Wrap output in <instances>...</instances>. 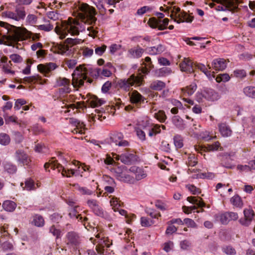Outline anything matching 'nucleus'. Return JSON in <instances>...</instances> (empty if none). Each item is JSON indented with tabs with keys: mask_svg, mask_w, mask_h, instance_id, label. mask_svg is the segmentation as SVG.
Masks as SVG:
<instances>
[{
	"mask_svg": "<svg viewBox=\"0 0 255 255\" xmlns=\"http://www.w3.org/2000/svg\"><path fill=\"white\" fill-rule=\"evenodd\" d=\"M79 16L81 21L69 18L68 20L62 21L55 28V32L60 39L64 38L68 33L72 35H78L80 32L85 30V24L93 25L97 21L95 17L97 12L95 8L86 3H82L79 6Z\"/></svg>",
	"mask_w": 255,
	"mask_h": 255,
	"instance_id": "obj_1",
	"label": "nucleus"
},
{
	"mask_svg": "<svg viewBox=\"0 0 255 255\" xmlns=\"http://www.w3.org/2000/svg\"><path fill=\"white\" fill-rule=\"evenodd\" d=\"M112 74V72L106 68L101 70L100 68L94 69L90 66L84 67L83 65H79L76 67L72 74V84L75 88L81 87L84 85L85 80L87 79L89 83L92 82V80L88 78L89 77L97 78L100 75L105 77H110Z\"/></svg>",
	"mask_w": 255,
	"mask_h": 255,
	"instance_id": "obj_2",
	"label": "nucleus"
},
{
	"mask_svg": "<svg viewBox=\"0 0 255 255\" xmlns=\"http://www.w3.org/2000/svg\"><path fill=\"white\" fill-rule=\"evenodd\" d=\"M0 26L5 27L7 33L8 34L6 38L8 41L5 42L4 44L8 46H13L18 48V41L31 39L32 41L39 40L41 37L39 33H33L27 30L26 28H21L11 25L6 22L0 21Z\"/></svg>",
	"mask_w": 255,
	"mask_h": 255,
	"instance_id": "obj_3",
	"label": "nucleus"
},
{
	"mask_svg": "<svg viewBox=\"0 0 255 255\" xmlns=\"http://www.w3.org/2000/svg\"><path fill=\"white\" fill-rule=\"evenodd\" d=\"M82 42L81 39L68 38L64 42L56 44L54 47V52L59 54L69 55L72 52V46Z\"/></svg>",
	"mask_w": 255,
	"mask_h": 255,
	"instance_id": "obj_4",
	"label": "nucleus"
},
{
	"mask_svg": "<svg viewBox=\"0 0 255 255\" xmlns=\"http://www.w3.org/2000/svg\"><path fill=\"white\" fill-rule=\"evenodd\" d=\"M145 75H141V73H138L137 75H131L128 78L120 80L118 82L119 87L126 91H128L130 88L136 85L137 86L142 85L144 82Z\"/></svg>",
	"mask_w": 255,
	"mask_h": 255,
	"instance_id": "obj_5",
	"label": "nucleus"
},
{
	"mask_svg": "<svg viewBox=\"0 0 255 255\" xmlns=\"http://www.w3.org/2000/svg\"><path fill=\"white\" fill-rule=\"evenodd\" d=\"M170 17L174 19V21L178 23L181 22H191L193 20V16L187 15L184 11H181L180 7L173 6L171 10Z\"/></svg>",
	"mask_w": 255,
	"mask_h": 255,
	"instance_id": "obj_6",
	"label": "nucleus"
},
{
	"mask_svg": "<svg viewBox=\"0 0 255 255\" xmlns=\"http://www.w3.org/2000/svg\"><path fill=\"white\" fill-rule=\"evenodd\" d=\"M2 16L19 21L24 19L26 16L25 8L21 5H16L15 11L7 10L2 13Z\"/></svg>",
	"mask_w": 255,
	"mask_h": 255,
	"instance_id": "obj_7",
	"label": "nucleus"
},
{
	"mask_svg": "<svg viewBox=\"0 0 255 255\" xmlns=\"http://www.w3.org/2000/svg\"><path fill=\"white\" fill-rule=\"evenodd\" d=\"M195 150L198 153L203 154L206 151H213L218 149L223 150V147L221 146V144L219 141H216L211 144L206 145H195Z\"/></svg>",
	"mask_w": 255,
	"mask_h": 255,
	"instance_id": "obj_8",
	"label": "nucleus"
},
{
	"mask_svg": "<svg viewBox=\"0 0 255 255\" xmlns=\"http://www.w3.org/2000/svg\"><path fill=\"white\" fill-rule=\"evenodd\" d=\"M56 85L57 87H62L59 89L60 94H67L71 92L70 81L66 78L59 77L57 78Z\"/></svg>",
	"mask_w": 255,
	"mask_h": 255,
	"instance_id": "obj_9",
	"label": "nucleus"
},
{
	"mask_svg": "<svg viewBox=\"0 0 255 255\" xmlns=\"http://www.w3.org/2000/svg\"><path fill=\"white\" fill-rule=\"evenodd\" d=\"M130 102L136 107H140L141 104L144 103L146 99L136 90H133L128 93Z\"/></svg>",
	"mask_w": 255,
	"mask_h": 255,
	"instance_id": "obj_10",
	"label": "nucleus"
},
{
	"mask_svg": "<svg viewBox=\"0 0 255 255\" xmlns=\"http://www.w3.org/2000/svg\"><path fill=\"white\" fill-rule=\"evenodd\" d=\"M149 23L150 27L153 28H158L160 30H162L167 28L169 23V19L167 18L163 20L157 19L155 17L150 18L149 20Z\"/></svg>",
	"mask_w": 255,
	"mask_h": 255,
	"instance_id": "obj_11",
	"label": "nucleus"
},
{
	"mask_svg": "<svg viewBox=\"0 0 255 255\" xmlns=\"http://www.w3.org/2000/svg\"><path fill=\"white\" fill-rule=\"evenodd\" d=\"M137 160L138 157L134 152L126 151L121 154V161L125 164H132Z\"/></svg>",
	"mask_w": 255,
	"mask_h": 255,
	"instance_id": "obj_12",
	"label": "nucleus"
},
{
	"mask_svg": "<svg viewBox=\"0 0 255 255\" xmlns=\"http://www.w3.org/2000/svg\"><path fill=\"white\" fill-rule=\"evenodd\" d=\"M194 64L189 58H184L180 62L179 67L181 71L191 73L194 72Z\"/></svg>",
	"mask_w": 255,
	"mask_h": 255,
	"instance_id": "obj_13",
	"label": "nucleus"
},
{
	"mask_svg": "<svg viewBox=\"0 0 255 255\" xmlns=\"http://www.w3.org/2000/svg\"><path fill=\"white\" fill-rule=\"evenodd\" d=\"M98 244L96 247V250L99 254H103L105 251V247L109 248L112 245V241L108 237H102L97 242Z\"/></svg>",
	"mask_w": 255,
	"mask_h": 255,
	"instance_id": "obj_14",
	"label": "nucleus"
},
{
	"mask_svg": "<svg viewBox=\"0 0 255 255\" xmlns=\"http://www.w3.org/2000/svg\"><path fill=\"white\" fill-rule=\"evenodd\" d=\"M57 67V65L52 62H50L46 65L40 64L37 65V70L46 77H49L51 72Z\"/></svg>",
	"mask_w": 255,
	"mask_h": 255,
	"instance_id": "obj_15",
	"label": "nucleus"
},
{
	"mask_svg": "<svg viewBox=\"0 0 255 255\" xmlns=\"http://www.w3.org/2000/svg\"><path fill=\"white\" fill-rule=\"evenodd\" d=\"M73 164L76 166H78L77 168L75 170V176H87L88 175L85 174L84 172H88L90 173L91 171V167L89 165H86L84 163L81 164L77 161H75Z\"/></svg>",
	"mask_w": 255,
	"mask_h": 255,
	"instance_id": "obj_16",
	"label": "nucleus"
},
{
	"mask_svg": "<svg viewBox=\"0 0 255 255\" xmlns=\"http://www.w3.org/2000/svg\"><path fill=\"white\" fill-rule=\"evenodd\" d=\"M16 160L22 165H28L31 160L28 156L22 150H17L15 152Z\"/></svg>",
	"mask_w": 255,
	"mask_h": 255,
	"instance_id": "obj_17",
	"label": "nucleus"
},
{
	"mask_svg": "<svg viewBox=\"0 0 255 255\" xmlns=\"http://www.w3.org/2000/svg\"><path fill=\"white\" fill-rule=\"evenodd\" d=\"M129 170L134 174L135 175V182L136 181H139L143 178H145L147 176V174L144 170L139 167L137 166H131L129 169Z\"/></svg>",
	"mask_w": 255,
	"mask_h": 255,
	"instance_id": "obj_18",
	"label": "nucleus"
},
{
	"mask_svg": "<svg viewBox=\"0 0 255 255\" xmlns=\"http://www.w3.org/2000/svg\"><path fill=\"white\" fill-rule=\"evenodd\" d=\"M245 218L241 219L239 221L240 223L244 226H248L253 220L254 216V212L251 209H246L244 211Z\"/></svg>",
	"mask_w": 255,
	"mask_h": 255,
	"instance_id": "obj_19",
	"label": "nucleus"
},
{
	"mask_svg": "<svg viewBox=\"0 0 255 255\" xmlns=\"http://www.w3.org/2000/svg\"><path fill=\"white\" fill-rule=\"evenodd\" d=\"M67 244L71 246H76L80 243L78 234L74 231L69 232L66 235Z\"/></svg>",
	"mask_w": 255,
	"mask_h": 255,
	"instance_id": "obj_20",
	"label": "nucleus"
},
{
	"mask_svg": "<svg viewBox=\"0 0 255 255\" xmlns=\"http://www.w3.org/2000/svg\"><path fill=\"white\" fill-rule=\"evenodd\" d=\"M227 61L224 58H217L212 63L213 68L216 71H223L227 67Z\"/></svg>",
	"mask_w": 255,
	"mask_h": 255,
	"instance_id": "obj_21",
	"label": "nucleus"
},
{
	"mask_svg": "<svg viewBox=\"0 0 255 255\" xmlns=\"http://www.w3.org/2000/svg\"><path fill=\"white\" fill-rule=\"evenodd\" d=\"M203 97L207 100L212 101L218 100L220 98L218 93L212 89L205 90L203 93Z\"/></svg>",
	"mask_w": 255,
	"mask_h": 255,
	"instance_id": "obj_22",
	"label": "nucleus"
},
{
	"mask_svg": "<svg viewBox=\"0 0 255 255\" xmlns=\"http://www.w3.org/2000/svg\"><path fill=\"white\" fill-rule=\"evenodd\" d=\"M144 61L146 62V64H144L145 65L144 67L138 69V73H141V75L148 74L150 70L154 67L151 58L149 57H146L144 59Z\"/></svg>",
	"mask_w": 255,
	"mask_h": 255,
	"instance_id": "obj_23",
	"label": "nucleus"
},
{
	"mask_svg": "<svg viewBox=\"0 0 255 255\" xmlns=\"http://www.w3.org/2000/svg\"><path fill=\"white\" fill-rule=\"evenodd\" d=\"M93 212L97 216L102 217L107 220L111 221L112 219V217L100 206H97L93 209Z\"/></svg>",
	"mask_w": 255,
	"mask_h": 255,
	"instance_id": "obj_24",
	"label": "nucleus"
},
{
	"mask_svg": "<svg viewBox=\"0 0 255 255\" xmlns=\"http://www.w3.org/2000/svg\"><path fill=\"white\" fill-rule=\"evenodd\" d=\"M143 53V49L137 46L136 48H130L128 50V55L131 58H139L141 57Z\"/></svg>",
	"mask_w": 255,
	"mask_h": 255,
	"instance_id": "obj_25",
	"label": "nucleus"
},
{
	"mask_svg": "<svg viewBox=\"0 0 255 255\" xmlns=\"http://www.w3.org/2000/svg\"><path fill=\"white\" fill-rule=\"evenodd\" d=\"M118 179L125 183L133 184L135 183L134 177L128 174L121 172L117 174Z\"/></svg>",
	"mask_w": 255,
	"mask_h": 255,
	"instance_id": "obj_26",
	"label": "nucleus"
},
{
	"mask_svg": "<svg viewBox=\"0 0 255 255\" xmlns=\"http://www.w3.org/2000/svg\"><path fill=\"white\" fill-rule=\"evenodd\" d=\"M165 50V47L162 44L148 47L146 49L147 53L151 55L160 54L164 52Z\"/></svg>",
	"mask_w": 255,
	"mask_h": 255,
	"instance_id": "obj_27",
	"label": "nucleus"
},
{
	"mask_svg": "<svg viewBox=\"0 0 255 255\" xmlns=\"http://www.w3.org/2000/svg\"><path fill=\"white\" fill-rule=\"evenodd\" d=\"M219 131L224 137H228L231 135L232 131L226 123H220L218 125Z\"/></svg>",
	"mask_w": 255,
	"mask_h": 255,
	"instance_id": "obj_28",
	"label": "nucleus"
},
{
	"mask_svg": "<svg viewBox=\"0 0 255 255\" xmlns=\"http://www.w3.org/2000/svg\"><path fill=\"white\" fill-rule=\"evenodd\" d=\"M22 80H23V82L24 83H29L33 84L37 83L40 84L43 83L42 79L41 76H39V75H35L30 77H25L23 79V80H20V83L22 82Z\"/></svg>",
	"mask_w": 255,
	"mask_h": 255,
	"instance_id": "obj_29",
	"label": "nucleus"
},
{
	"mask_svg": "<svg viewBox=\"0 0 255 255\" xmlns=\"http://www.w3.org/2000/svg\"><path fill=\"white\" fill-rule=\"evenodd\" d=\"M89 105L93 108L100 106L105 103V101L99 99L97 96H92L87 100Z\"/></svg>",
	"mask_w": 255,
	"mask_h": 255,
	"instance_id": "obj_30",
	"label": "nucleus"
},
{
	"mask_svg": "<svg viewBox=\"0 0 255 255\" xmlns=\"http://www.w3.org/2000/svg\"><path fill=\"white\" fill-rule=\"evenodd\" d=\"M187 200L193 204L196 205L198 207L203 208L206 206V204L201 197L190 196L187 197Z\"/></svg>",
	"mask_w": 255,
	"mask_h": 255,
	"instance_id": "obj_31",
	"label": "nucleus"
},
{
	"mask_svg": "<svg viewBox=\"0 0 255 255\" xmlns=\"http://www.w3.org/2000/svg\"><path fill=\"white\" fill-rule=\"evenodd\" d=\"M69 122L73 126H75L76 128H78L80 130H82V132L84 134L85 130L86 129L85 128V124L79 121V120L75 118H70L69 120Z\"/></svg>",
	"mask_w": 255,
	"mask_h": 255,
	"instance_id": "obj_32",
	"label": "nucleus"
},
{
	"mask_svg": "<svg viewBox=\"0 0 255 255\" xmlns=\"http://www.w3.org/2000/svg\"><path fill=\"white\" fill-rule=\"evenodd\" d=\"M172 122L177 128L180 130H183L185 128L184 121L179 116H174L172 118Z\"/></svg>",
	"mask_w": 255,
	"mask_h": 255,
	"instance_id": "obj_33",
	"label": "nucleus"
},
{
	"mask_svg": "<svg viewBox=\"0 0 255 255\" xmlns=\"http://www.w3.org/2000/svg\"><path fill=\"white\" fill-rule=\"evenodd\" d=\"M194 67L203 72L208 78L211 79L212 77H215V76L211 74V71L208 70L204 64L196 62L194 64Z\"/></svg>",
	"mask_w": 255,
	"mask_h": 255,
	"instance_id": "obj_34",
	"label": "nucleus"
},
{
	"mask_svg": "<svg viewBox=\"0 0 255 255\" xmlns=\"http://www.w3.org/2000/svg\"><path fill=\"white\" fill-rule=\"evenodd\" d=\"M230 202L236 208L241 209L243 207V201L241 197L238 195H235L232 197L230 199Z\"/></svg>",
	"mask_w": 255,
	"mask_h": 255,
	"instance_id": "obj_35",
	"label": "nucleus"
},
{
	"mask_svg": "<svg viewBox=\"0 0 255 255\" xmlns=\"http://www.w3.org/2000/svg\"><path fill=\"white\" fill-rule=\"evenodd\" d=\"M16 207V203L10 200H6L2 204L3 209L8 212H13L15 209Z\"/></svg>",
	"mask_w": 255,
	"mask_h": 255,
	"instance_id": "obj_36",
	"label": "nucleus"
},
{
	"mask_svg": "<svg viewBox=\"0 0 255 255\" xmlns=\"http://www.w3.org/2000/svg\"><path fill=\"white\" fill-rule=\"evenodd\" d=\"M79 208V206H74V208H71L69 210L68 215L71 219H77L79 221L80 217H82L81 214H79L78 209Z\"/></svg>",
	"mask_w": 255,
	"mask_h": 255,
	"instance_id": "obj_37",
	"label": "nucleus"
},
{
	"mask_svg": "<svg viewBox=\"0 0 255 255\" xmlns=\"http://www.w3.org/2000/svg\"><path fill=\"white\" fill-rule=\"evenodd\" d=\"M111 206L115 212L118 211L119 208L123 206V203L117 197H113L110 200Z\"/></svg>",
	"mask_w": 255,
	"mask_h": 255,
	"instance_id": "obj_38",
	"label": "nucleus"
},
{
	"mask_svg": "<svg viewBox=\"0 0 255 255\" xmlns=\"http://www.w3.org/2000/svg\"><path fill=\"white\" fill-rule=\"evenodd\" d=\"M165 86V84L160 80L153 81L150 85V88L156 91H160Z\"/></svg>",
	"mask_w": 255,
	"mask_h": 255,
	"instance_id": "obj_39",
	"label": "nucleus"
},
{
	"mask_svg": "<svg viewBox=\"0 0 255 255\" xmlns=\"http://www.w3.org/2000/svg\"><path fill=\"white\" fill-rule=\"evenodd\" d=\"M161 126L160 125L153 124L148 130V135L152 136L160 133Z\"/></svg>",
	"mask_w": 255,
	"mask_h": 255,
	"instance_id": "obj_40",
	"label": "nucleus"
},
{
	"mask_svg": "<svg viewBox=\"0 0 255 255\" xmlns=\"http://www.w3.org/2000/svg\"><path fill=\"white\" fill-rule=\"evenodd\" d=\"M3 168L4 171L9 174H14L17 170L16 166L9 162H4L3 163Z\"/></svg>",
	"mask_w": 255,
	"mask_h": 255,
	"instance_id": "obj_41",
	"label": "nucleus"
},
{
	"mask_svg": "<svg viewBox=\"0 0 255 255\" xmlns=\"http://www.w3.org/2000/svg\"><path fill=\"white\" fill-rule=\"evenodd\" d=\"M172 73L171 69L169 67H164L156 70L155 73L159 77H165Z\"/></svg>",
	"mask_w": 255,
	"mask_h": 255,
	"instance_id": "obj_42",
	"label": "nucleus"
},
{
	"mask_svg": "<svg viewBox=\"0 0 255 255\" xmlns=\"http://www.w3.org/2000/svg\"><path fill=\"white\" fill-rule=\"evenodd\" d=\"M77 63V61L76 59H65L62 63V66L64 67L65 69L66 67L69 68V69L74 68L76 65Z\"/></svg>",
	"mask_w": 255,
	"mask_h": 255,
	"instance_id": "obj_43",
	"label": "nucleus"
},
{
	"mask_svg": "<svg viewBox=\"0 0 255 255\" xmlns=\"http://www.w3.org/2000/svg\"><path fill=\"white\" fill-rule=\"evenodd\" d=\"M245 95L250 98L255 99V87L247 86L243 89Z\"/></svg>",
	"mask_w": 255,
	"mask_h": 255,
	"instance_id": "obj_44",
	"label": "nucleus"
},
{
	"mask_svg": "<svg viewBox=\"0 0 255 255\" xmlns=\"http://www.w3.org/2000/svg\"><path fill=\"white\" fill-rule=\"evenodd\" d=\"M33 222L35 226L38 227H43L45 223L43 217L38 214H36L33 216Z\"/></svg>",
	"mask_w": 255,
	"mask_h": 255,
	"instance_id": "obj_45",
	"label": "nucleus"
},
{
	"mask_svg": "<svg viewBox=\"0 0 255 255\" xmlns=\"http://www.w3.org/2000/svg\"><path fill=\"white\" fill-rule=\"evenodd\" d=\"M20 186L26 190L29 191L33 189L34 187V181L31 179H27L25 180V183H21Z\"/></svg>",
	"mask_w": 255,
	"mask_h": 255,
	"instance_id": "obj_46",
	"label": "nucleus"
},
{
	"mask_svg": "<svg viewBox=\"0 0 255 255\" xmlns=\"http://www.w3.org/2000/svg\"><path fill=\"white\" fill-rule=\"evenodd\" d=\"M154 117L160 123H164L167 119L165 113L163 110H159L154 114Z\"/></svg>",
	"mask_w": 255,
	"mask_h": 255,
	"instance_id": "obj_47",
	"label": "nucleus"
},
{
	"mask_svg": "<svg viewBox=\"0 0 255 255\" xmlns=\"http://www.w3.org/2000/svg\"><path fill=\"white\" fill-rule=\"evenodd\" d=\"M223 4L226 8V10L234 11L237 8V6L232 0H224Z\"/></svg>",
	"mask_w": 255,
	"mask_h": 255,
	"instance_id": "obj_48",
	"label": "nucleus"
},
{
	"mask_svg": "<svg viewBox=\"0 0 255 255\" xmlns=\"http://www.w3.org/2000/svg\"><path fill=\"white\" fill-rule=\"evenodd\" d=\"M197 89V85L195 83H192L188 86L182 89V91L187 93L188 96L192 95Z\"/></svg>",
	"mask_w": 255,
	"mask_h": 255,
	"instance_id": "obj_49",
	"label": "nucleus"
},
{
	"mask_svg": "<svg viewBox=\"0 0 255 255\" xmlns=\"http://www.w3.org/2000/svg\"><path fill=\"white\" fill-rule=\"evenodd\" d=\"M35 151L39 153H47L48 149L47 147L42 143H37L35 146Z\"/></svg>",
	"mask_w": 255,
	"mask_h": 255,
	"instance_id": "obj_50",
	"label": "nucleus"
},
{
	"mask_svg": "<svg viewBox=\"0 0 255 255\" xmlns=\"http://www.w3.org/2000/svg\"><path fill=\"white\" fill-rule=\"evenodd\" d=\"M230 77L227 73L220 74L218 75L215 78L217 82H226L230 80Z\"/></svg>",
	"mask_w": 255,
	"mask_h": 255,
	"instance_id": "obj_51",
	"label": "nucleus"
},
{
	"mask_svg": "<svg viewBox=\"0 0 255 255\" xmlns=\"http://www.w3.org/2000/svg\"><path fill=\"white\" fill-rule=\"evenodd\" d=\"M95 112H96L97 114H95V116L93 117V120L94 121H95L96 119H98L100 121H102L103 120H105L106 118V116H103V113L105 114L103 108L101 109V110L97 109L95 110Z\"/></svg>",
	"mask_w": 255,
	"mask_h": 255,
	"instance_id": "obj_52",
	"label": "nucleus"
},
{
	"mask_svg": "<svg viewBox=\"0 0 255 255\" xmlns=\"http://www.w3.org/2000/svg\"><path fill=\"white\" fill-rule=\"evenodd\" d=\"M10 141L9 136L5 133H0V144L2 145H8Z\"/></svg>",
	"mask_w": 255,
	"mask_h": 255,
	"instance_id": "obj_53",
	"label": "nucleus"
},
{
	"mask_svg": "<svg viewBox=\"0 0 255 255\" xmlns=\"http://www.w3.org/2000/svg\"><path fill=\"white\" fill-rule=\"evenodd\" d=\"M38 17L33 14H29L26 18V22L30 25H34L37 23Z\"/></svg>",
	"mask_w": 255,
	"mask_h": 255,
	"instance_id": "obj_54",
	"label": "nucleus"
},
{
	"mask_svg": "<svg viewBox=\"0 0 255 255\" xmlns=\"http://www.w3.org/2000/svg\"><path fill=\"white\" fill-rule=\"evenodd\" d=\"M49 232L52 234L53 236L56 237L57 239L61 237V232L60 230L56 227L54 225L49 227Z\"/></svg>",
	"mask_w": 255,
	"mask_h": 255,
	"instance_id": "obj_55",
	"label": "nucleus"
},
{
	"mask_svg": "<svg viewBox=\"0 0 255 255\" xmlns=\"http://www.w3.org/2000/svg\"><path fill=\"white\" fill-rule=\"evenodd\" d=\"M124 138V135L121 132H115L111 136V140L115 144Z\"/></svg>",
	"mask_w": 255,
	"mask_h": 255,
	"instance_id": "obj_56",
	"label": "nucleus"
},
{
	"mask_svg": "<svg viewBox=\"0 0 255 255\" xmlns=\"http://www.w3.org/2000/svg\"><path fill=\"white\" fill-rule=\"evenodd\" d=\"M198 163L197 158L194 154H190L188 157L187 163L188 166H194Z\"/></svg>",
	"mask_w": 255,
	"mask_h": 255,
	"instance_id": "obj_57",
	"label": "nucleus"
},
{
	"mask_svg": "<svg viewBox=\"0 0 255 255\" xmlns=\"http://www.w3.org/2000/svg\"><path fill=\"white\" fill-rule=\"evenodd\" d=\"M89 220L87 217L83 216L80 217V219H79V221L81 222L84 226L85 228L88 230H90V229L92 228V226Z\"/></svg>",
	"mask_w": 255,
	"mask_h": 255,
	"instance_id": "obj_58",
	"label": "nucleus"
},
{
	"mask_svg": "<svg viewBox=\"0 0 255 255\" xmlns=\"http://www.w3.org/2000/svg\"><path fill=\"white\" fill-rule=\"evenodd\" d=\"M102 179L105 185H116L114 179L108 175H103Z\"/></svg>",
	"mask_w": 255,
	"mask_h": 255,
	"instance_id": "obj_59",
	"label": "nucleus"
},
{
	"mask_svg": "<svg viewBox=\"0 0 255 255\" xmlns=\"http://www.w3.org/2000/svg\"><path fill=\"white\" fill-rule=\"evenodd\" d=\"M222 251L227 255H235L236 254V250L231 246H226L222 247Z\"/></svg>",
	"mask_w": 255,
	"mask_h": 255,
	"instance_id": "obj_60",
	"label": "nucleus"
},
{
	"mask_svg": "<svg viewBox=\"0 0 255 255\" xmlns=\"http://www.w3.org/2000/svg\"><path fill=\"white\" fill-rule=\"evenodd\" d=\"M145 211L146 213L148 215H149L152 218L158 219V217L161 216L159 212L156 211V210L153 209H147Z\"/></svg>",
	"mask_w": 255,
	"mask_h": 255,
	"instance_id": "obj_61",
	"label": "nucleus"
},
{
	"mask_svg": "<svg viewBox=\"0 0 255 255\" xmlns=\"http://www.w3.org/2000/svg\"><path fill=\"white\" fill-rule=\"evenodd\" d=\"M140 223L142 227H149L154 224V222L146 217H142L140 218Z\"/></svg>",
	"mask_w": 255,
	"mask_h": 255,
	"instance_id": "obj_62",
	"label": "nucleus"
},
{
	"mask_svg": "<svg viewBox=\"0 0 255 255\" xmlns=\"http://www.w3.org/2000/svg\"><path fill=\"white\" fill-rule=\"evenodd\" d=\"M1 246L2 249L5 251H13L14 250V246L13 243L8 241L4 242Z\"/></svg>",
	"mask_w": 255,
	"mask_h": 255,
	"instance_id": "obj_63",
	"label": "nucleus"
},
{
	"mask_svg": "<svg viewBox=\"0 0 255 255\" xmlns=\"http://www.w3.org/2000/svg\"><path fill=\"white\" fill-rule=\"evenodd\" d=\"M234 74L236 77L241 79L244 78L247 76L246 72L243 69H238L235 70L234 71Z\"/></svg>",
	"mask_w": 255,
	"mask_h": 255,
	"instance_id": "obj_64",
	"label": "nucleus"
}]
</instances>
